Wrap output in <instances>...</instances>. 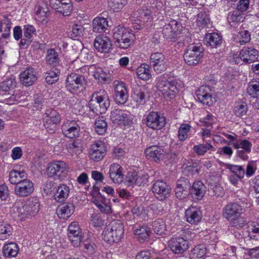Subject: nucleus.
Wrapping results in <instances>:
<instances>
[{"label":"nucleus","instance_id":"nucleus-3","mask_svg":"<svg viewBox=\"0 0 259 259\" xmlns=\"http://www.w3.org/2000/svg\"><path fill=\"white\" fill-rule=\"evenodd\" d=\"M123 233V226L121 221L114 220L112 221L103 231V239L110 244L117 243L122 238Z\"/></svg>","mask_w":259,"mask_h":259},{"label":"nucleus","instance_id":"nucleus-37","mask_svg":"<svg viewBox=\"0 0 259 259\" xmlns=\"http://www.w3.org/2000/svg\"><path fill=\"white\" fill-rule=\"evenodd\" d=\"M137 74L139 78L148 80L151 77L150 67L149 64L143 63L137 69Z\"/></svg>","mask_w":259,"mask_h":259},{"label":"nucleus","instance_id":"nucleus-35","mask_svg":"<svg viewBox=\"0 0 259 259\" xmlns=\"http://www.w3.org/2000/svg\"><path fill=\"white\" fill-rule=\"evenodd\" d=\"M134 233L140 242L146 240L150 234V229L146 226L136 227L134 228Z\"/></svg>","mask_w":259,"mask_h":259},{"label":"nucleus","instance_id":"nucleus-10","mask_svg":"<svg viewBox=\"0 0 259 259\" xmlns=\"http://www.w3.org/2000/svg\"><path fill=\"white\" fill-rule=\"evenodd\" d=\"M150 64L157 73H161L167 68V61L164 55L159 52L152 53L150 57Z\"/></svg>","mask_w":259,"mask_h":259},{"label":"nucleus","instance_id":"nucleus-19","mask_svg":"<svg viewBox=\"0 0 259 259\" xmlns=\"http://www.w3.org/2000/svg\"><path fill=\"white\" fill-rule=\"evenodd\" d=\"M148 179L149 176L146 173L128 172L126 176L128 185H144L148 182Z\"/></svg>","mask_w":259,"mask_h":259},{"label":"nucleus","instance_id":"nucleus-27","mask_svg":"<svg viewBox=\"0 0 259 259\" xmlns=\"http://www.w3.org/2000/svg\"><path fill=\"white\" fill-rule=\"evenodd\" d=\"M109 174L114 183L120 184L123 181L122 168L118 164L113 163L110 166Z\"/></svg>","mask_w":259,"mask_h":259},{"label":"nucleus","instance_id":"nucleus-14","mask_svg":"<svg viewBox=\"0 0 259 259\" xmlns=\"http://www.w3.org/2000/svg\"><path fill=\"white\" fill-rule=\"evenodd\" d=\"M68 237L75 247L78 246L82 240L81 229L77 222H73L68 227Z\"/></svg>","mask_w":259,"mask_h":259},{"label":"nucleus","instance_id":"nucleus-12","mask_svg":"<svg viewBox=\"0 0 259 259\" xmlns=\"http://www.w3.org/2000/svg\"><path fill=\"white\" fill-rule=\"evenodd\" d=\"M145 152L147 158L152 159L155 161L168 159L169 157V154L165 149L157 146H152L147 148Z\"/></svg>","mask_w":259,"mask_h":259},{"label":"nucleus","instance_id":"nucleus-22","mask_svg":"<svg viewBox=\"0 0 259 259\" xmlns=\"http://www.w3.org/2000/svg\"><path fill=\"white\" fill-rule=\"evenodd\" d=\"M191 185L187 179L178 181L175 188L176 197L180 199H184L188 197L190 193Z\"/></svg>","mask_w":259,"mask_h":259},{"label":"nucleus","instance_id":"nucleus-40","mask_svg":"<svg viewBox=\"0 0 259 259\" xmlns=\"http://www.w3.org/2000/svg\"><path fill=\"white\" fill-rule=\"evenodd\" d=\"M18 246L15 243L5 244L3 248V253L5 257H15L18 254Z\"/></svg>","mask_w":259,"mask_h":259},{"label":"nucleus","instance_id":"nucleus-42","mask_svg":"<svg viewBox=\"0 0 259 259\" xmlns=\"http://www.w3.org/2000/svg\"><path fill=\"white\" fill-rule=\"evenodd\" d=\"M46 61L50 65H56L60 61L58 52L54 49H49L47 52Z\"/></svg>","mask_w":259,"mask_h":259},{"label":"nucleus","instance_id":"nucleus-21","mask_svg":"<svg viewBox=\"0 0 259 259\" xmlns=\"http://www.w3.org/2000/svg\"><path fill=\"white\" fill-rule=\"evenodd\" d=\"M62 130L66 137L73 138L78 136L80 127L75 121L67 120L62 125Z\"/></svg>","mask_w":259,"mask_h":259},{"label":"nucleus","instance_id":"nucleus-55","mask_svg":"<svg viewBox=\"0 0 259 259\" xmlns=\"http://www.w3.org/2000/svg\"><path fill=\"white\" fill-rule=\"evenodd\" d=\"M135 15H137V17H139L138 21L144 23L151 21L150 12L148 10H140L138 12V14H135Z\"/></svg>","mask_w":259,"mask_h":259},{"label":"nucleus","instance_id":"nucleus-23","mask_svg":"<svg viewBox=\"0 0 259 259\" xmlns=\"http://www.w3.org/2000/svg\"><path fill=\"white\" fill-rule=\"evenodd\" d=\"M92 202L103 213L109 214L112 212L111 207L110 205L109 200L99 193L97 195L93 196Z\"/></svg>","mask_w":259,"mask_h":259},{"label":"nucleus","instance_id":"nucleus-49","mask_svg":"<svg viewBox=\"0 0 259 259\" xmlns=\"http://www.w3.org/2000/svg\"><path fill=\"white\" fill-rule=\"evenodd\" d=\"M45 79L50 84L55 83L59 79L58 71L56 69L48 71L45 74Z\"/></svg>","mask_w":259,"mask_h":259},{"label":"nucleus","instance_id":"nucleus-41","mask_svg":"<svg viewBox=\"0 0 259 259\" xmlns=\"http://www.w3.org/2000/svg\"><path fill=\"white\" fill-rule=\"evenodd\" d=\"M16 86V81L14 76H11L0 83V91L6 93L14 89Z\"/></svg>","mask_w":259,"mask_h":259},{"label":"nucleus","instance_id":"nucleus-60","mask_svg":"<svg viewBox=\"0 0 259 259\" xmlns=\"http://www.w3.org/2000/svg\"><path fill=\"white\" fill-rule=\"evenodd\" d=\"M209 21V18L204 12H201L197 15V24L199 27L205 26Z\"/></svg>","mask_w":259,"mask_h":259},{"label":"nucleus","instance_id":"nucleus-30","mask_svg":"<svg viewBox=\"0 0 259 259\" xmlns=\"http://www.w3.org/2000/svg\"><path fill=\"white\" fill-rule=\"evenodd\" d=\"M240 57L244 62H251L257 58L258 51L253 48L245 47L240 51Z\"/></svg>","mask_w":259,"mask_h":259},{"label":"nucleus","instance_id":"nucleus-33","mask_svg":"<svg viewBox=\"0 0 259 259\" xmlns=\"http://www.w3.org/2000/svg\"><path fill=\"white\" fill-rule=\"evenodd\" d=\"M93 31L96 33L104 32L108 26L107 19L104 17H96L92 23Z\"/></svg>","mask_w":259,"mask_h":259},{"label":"nucleus","instance_id":"nucleus-6","mask_svg":"<svg viewBox=\"0 0 259 259\" xmlns=\"http://www.w3.org/2000/svg\"><path fill=\"white\" fill-rule=\"evenodd\" d=\"M203 56L201 46L189 45L184 54L185 62L189 65H196L201 62Z\"/></svg>","mask_w":259,"mask_h":259},{"label":"nucleus","instance_id":"nucleus-29","mask_svg":"<svg viewBox=\"0 0 259 259\" xmlns=\"http://www.w3.org/2000/svg\"><path fill=\"white\" fill-rule=\"evenodd\" d=\"M74 206L72 203H65L60 204L56 210V213L60 219H67L73 213Z\"/></svg>","mask_w":259,"mask_h":259},{"label":"nucleus","instance_id":"nucleus-62","mask_svg":"<svg viewBox=\"0 0 259 259\" xmlns=\"http://www.w3.org/2000/svg\"><path fill=\"white\" fill-rule=\"evenodd\" d=\"M238 37L240 45H244L248 42L251 39L250 33L246 30L240 31L239 33Z\"/></svg>","mask_w":259,"mask_h":259},{"label":"nucleus","instance_id":"nucleus-4","mask_svg":"<svg viewBox=\"0 0 259 259\" xmlns=\"http://www.w3.org/2000/svg\"><path fill=\"white\" fill-rule=\"evenodd\" d=\"M90 105L95 106L93 111L103 114L105 113L110 106V100L108 94L104 90H100L92 95Z\"/></svg>","mask_w":259,"mask_h":259},{"label":"nucleus","instance_id":"nucleus-38","mask_svg":"<svg viewBox=\"0 0 259 259\" xmlns=\"http://www.w3.org/2000/svg\"><path fill=\"white\" fill-rule=\"evenodd\" d=\"M135 36L129 30L124 33L122 40H118L116 45L122 49H126L129 47L134 40Z\"/></svg>","mask_w":259,"mask_h":259},{"label":"nucleus","instance_id":"nucleus-61","mask_svg":"<svg viewBox=\"0 0 259 259\" xmlns=\"http://www.w3.org/2000/svg\"><path fill=\"white\" fill-rule=\"evenodd\" d=\"M229 169L239 179H242L244 177L245 172L244 169L241 166L231 165L230 166Z\"/></svg>","mask_w":259,"mask_h":259},{"label":"nucleus","instance_id":"nucleus-16","mask_svg":"<svg viewBox=\"0 0 259 259\" xmlns=\"http://www.w3.org/2000/svg\"><path fill=\"white\" fill-rule=\"evenodd\" d=\"M66 163L63 161H56L49 164L46 171V175L50 178L55 179L60 178L61 174L66 169Z\"/></svg>","mask_w":259,"mask_h":259},{"label":"nucleus","instance_id":"nucleus-36","mask_svg":"<svg viewBox=\"0 0 259 259\" xmlns=\"http://www.w3.org/2000/svg\"><path fill=\"white\" fill-rule=\"evenodd\" d=\"M69 188L66 185L62 184L58 186L54 192V199L58 202L64 201L69 196Z\"/></svg>","mask_w":259,"mask_h":259},{"label":"nucleus","instance_id":"nucleus-50","mask_svg":"<svg viewBox=\"0 0 259 259\" xmlns=\"http://www.w3.org/2000/svg\"><path fill=\"white\" fill-rule=\"evenodd\" d=\"M11 28V21L8 18H5L0 22V31L3 32L2 35L4 38L9 36Z\"/></svg>","mask_w":259,"mask_h":259},{"label":"nucleus","instance_id":"nucleus-43","mask_svg":"<svg viewBox=\"0 0 259 259\" xmlns=\"http://www.w3.org/2000/svg\"><path fill=\"white\" fill-rule=\"evenodd\" d=\"M193 150L198 155H203L209 150L215 151V149L210 144V143L207 142L206 144H200L197 145H195L193 147Z\"/></svg>","mask_w":259,"mask_h":259},{"label":"nucleus","instance_id":"nucleus-24","mask_svg":"<svg viewBox=\"0 0 259 259\" xmlns=\"http://www.w3.org/2000/svg\"><path fill=\"white\" fill-rule=\"evenodd\" d=\"M94 45L95 49L99 52L107 53L111 49L112 43L108 37L104 35H100L96 37Z\"/></svg>","mask_w":259,"mask_h":259},{"label":"nucleus","instance_id":"nucleus-13","mask_svg":"<svg viewBox=\"0 0 259 259\" xmlns=\"http://www.w3.org/2000/svg\"><path fill=\"white\" fill-rule=\"evenodd\" d=\"M114 98L115 102L118 104L125 103L128 98L127 87L123 82L114 81Z\"/></svg>","mask_w":259,"mask_h":259},{"label":"nucleus","instance_id":"nucleus-64","mask_svg":"<svg viewBox=\"0 0 259 259\" xmlns=\"http://www.w3.org/2000/svg\"><path fill=\"white\" fill-rule=\"evenodd\" d=\"M247 231L250 238L256 239V235H259V225H250L248 226Z\"/></svg>","mask_w":259,"mask_h":259},{"label":"nucleus","instance_id":"nucleus-17","mask_svg":"<svg viewBox=\"0 0 259 259\" xmlns=\"http://www.w3.org/2000/svg\"><path fill=\"white\" fill-rule=\"evenodd\" d=\"M44 117V126L50 133H54L57 129V125L60 121L61 118L59 113L55 110H52L50 113H46Z\"/></svg>","mask_w":259,"mask_h":259},{"label":"nucleus","instance_id":"nucleus-2","mask_svg":"<svg viewBox=\"0 0 259 259\" xmlns=\"http://www.w3.org/2000/svg\"><path fill=\"white\" fill-rule=\"evenodd\" d=\"M39 209V199L37 197H30L25 203L20 201L17 202L14 207V211L21 218L35 215Z\"/></svg>","mask_w":259,"mask_h":259},{"label":"nucleus","instance_id":"nucleus-56","mask_svg":"<svg viewBox=\"0 0 259 259\" xmlns=\"http://www.w3.org/2000/svg\"><path fill=\"white\" fill-rule=\"evenodd\" d=\"M36 30L34 27L30 24L25 25L23 27V34L25 38L30 42L33 34H35Z\"/></svg>","mask_w":259,"mask_h":259},{"label":"nucleus","instance_id":"nucleus-18","mask_svg":"<svg viewBox=\"0 0 259 259\" xmlns=\"http://www.w3.org/2000/svg\"><path fill=\"white\" fill-rule=\"evenodd\" d=\"M34 190L33 183L28 179L23 180L15 186V194L20 197H26L30 195Z\"/></svg>","mask_w":259,"mask_h":259},{"label":"nucleus","instance_id":"nucleus-32","mask_svg":"<svg viewBox=\"0 0 259 259\" xmlns=\"http://www.w3.org/2000/svg\"><path fill=\"white\" fill-rule=\"evenodd\" d=\"M27 179V174L24 169H18L17 167L11 170L9 174V181L12 184L17 185L23 180Z\"/></svg>","mask_w":259,"mask_h":259},{"label":"nucleus","instance_id":"nucleus-26","mask_svg":"<svg viewBox=\"0 0 259 259\" xmlns=\"http://www.w3.org/2000/svg\"><path fill=\"white\" fill-rule=\"evenodd\" d=\"M20 79L23 84L30 86L37 79L36 72L32 68H28L21 73Z\"/></svg>","mask_w":259,"mask_h":259},{"label":"nucleus","instance_id":"nucleus-9","mask_svg":"<svg viewBox=\"0 0 259 259\" xmlns=\"http://www.w3.org/2000/svg\"><path fill=\"white\" fill-rule=\"evenodd\" d=\"M145 123L148 127L153 130H160L165 124L164 116L157 112H150L144 119Z\"/></svg>","mask_w":259,"mask_h":259},{"label":"nucleus","instance_id":"nucleus-54","mask_svg":"<svg viewBox=\"0 0 259 259\" xmlns=\"http://www.w3.org/2000/svg\"><path fill=\"white\" fill-rule=\"evenodd\" d=\"M109 6L115 12L120 11L126 4V0H109Z\"/></svg>","mask_w":259,"mask_h":259},{"label":"nucleus","instance_id":"nucleus-28","mask_svg":"<svg viewBox=\"0 0 259 259\" xmlns=\"http://www.w3.org/2000/svg\"><path fill=\"white\" fill-rule=\"evenodd\" d=\"M206 191V187L200 181L193 183L191 188V193L192 197L197 200H201L204 196Z\"/></svg>","mask_w":259,"mask_h":259},{"label":"nucleus","instance_id":"nucleus-25","mask_svg":"<svg viewBox=\"0 0 259 259\" xmlns=\"http://www.w3.org/2000/svg\"><path fill=\"white\" fill-rule=\"evenodd\" d=\"M181 24L176 20H171L163 27L162 33L166 38H173L181 31Z\"/></svg>","mask_w":259,"mask_h":259},{"label":"nucleus","instance_id":"nucleus-34","mask_svg":"<svg viewBox=\"0 0 259 259\" xmlns=\"http://www.w3.org/2000/svg\"><path fill=\"white\" fill-rule=\"evenodd\" d=\"M132 96L133 100L139 105H144L146 103V95L144 87L137 86L134 88Z\"/></svg>","mask_w":259,"mask_h":259},{"label":"nucleus","instance_id":"nucleus-7","mask_svg":"<svg viewBox=\"0 0 259 259\" xmlns=\"http://www.w3.org/2000/svg\"><path fill=\"white\" fill-rule=\"evenodd\" d=\"M110 119L115 125H130L133 123L134 116L127 110L114 109L111 112Z\"/></svg>","mask_w":259,"mask_h":259},{"label":"nucleus","instance_id":"nucleus-47","mask_svg":"<svg viewBox=\"0 0 259 259\" xmlns=\"http://www.w3.org/2000/svg\"><path fill=\"white\" fill-rule=\"evenodd\" d=\"M95 130L99 135H103L107 131V123L104 117H98L95 123Z\"/></svg>","mask_w":259,"mask_h":259},{"label":"nucleus","instance_id":"nucleus-44","mask_svg":"<svg viewBox=\"0 0 259 259\" xmlns=\"http://www.w3.org/2000/svg\"><path fill=\"white\" fill-rule=\"evenodd\" d=\"M247 91L253 98H259V79H252L250 81Z\"/></svg>","mask_w":259,"mask_h":259},{"label":"nucleus","instance_id":"nucleus-51","mask_svg":"<svg viewBox=\"0 0 259 259\" xmlns=\"http://www.w3.org/2000/svg\"><path fill=\"white\" fill-rule=\"evenodd\" d=\"M165 224L162 219H157L152 223V228L154 232L157 234H162L165 230Z\"/></svg>","mask_w":259,"mask_h":259},{"label":"nucleus","instance_id":"nucleus-45","mask_svg":"<svg viewBox=\"0 0 259 259\" xmlns=\"http://www.w3.org/2000/svg\"><path fill=\"white\" fill-rule=\"evenodd\" d=\"M232 145L236 149H242L247 153H250L251 150V143L246 139L238 140L232 144Z\"/></svg>","mask_w":259,"mask_h":259},{"label":"nucleus","instance_id":"nucleus-57","mask_svg":"<svg viewBox=\"0 0 259 259\" xmlns=\"http://www.w3.org/2000/svg\"><path fill=\"white\" fill-rule=\"evenodd\" d=\"M128 30V29L126 28L121 26H119L114 28L113 37L115 41V44H116L118 40H122L121 37H123L124 33L127 31Z\"/></svg>","mask_w":259,"mask_h":259},{"label":"nucleus","instance_id":"nucleus-15","mask_svg":"<svg viewBox=\"0 0 259 259\" xmlns=\"http://www.w3.org/2000/svg\"><path fill=\"white\" fill-rule=\"evenodd\" d=\"M106 153V146L102 142L97 141L91 146L89 154L91 159L94 161H99L101 160Z\"/></svg>","mask_w":259,"mask_h":259},{"label":"nucleus","instance_id":"nucleus-53","mask_svg":"<svg viewBox=\"0 0 259 259\" xmlns=\"http://www.w3.org/2000/svg\"><path fill=\"white\" fill-rule=\"evenodd\" d=\"M191 126L188 124H182L178 130V137L179 140L184 141L187 138V134L190 131Z\"/></svg>","mask_w":259,"mask_h":259},{"label":"nucleus","instance_id":"nucleus-46","mask_svg":"<svg viewBox=\"0 0 259 259\" xmlns=\"http://www.w3.org/2000/svg\"><path fill=\"white\" fill-rule=\"evenodd\" d=\"M206 247L204 245H198L195 246L190 254L191 259H200L206 253Z\"/></svg>","mask_w":259,"mask_h":259},{"label":"nucleus","instance_id":"nucleus-39","mask_svg":"<svg viewBox=\"0 0 259 259\" xmlns=\"http://www.w3.org/2000/svg\"><path fill=\"white\" fill-rule=\"evenodd\" d=\"M61 5L59 8H56L53 6L54 9H58V12L63 14L64 16H69L72 10V7L71 0H56Z\"/></svg>","mask_w":259,"mask_h":259},{"label":"nucleus","instance_id":"nucleus-5","mask_svg":"<svg viewBox=\"0 0 259 259\" xmlns=\"http://www.w3.org/2000/svg\"><path fill=\"white\" fill-rule=\"evenodd\" d=\"M175 80H166L163 77L158 78L157 87L166 100L174 99L177 93Z\"/></svg>","mask_w":259,"mask_h":259},{"label":"nucleus","instance_id":"nucleus-20","mask_svg":"<svg viewBox=\"0 0 259 259\" xmlns=\"http://www.w3.org/2000/svg\"><path fill=\"white\" fill-rule=\"evenodd\" d=\"M169 247L175 253H182L189 248L188 240L183 237L171 239L169 242Z\"/></svg>","mask_w":259,"mask_h":259},{"label":"nucleus","instance_id":"nucleus-59","mask_svg":"<svg viewBox=\"0 0 259 259\" xmlns=\"http://www.w3.org/2000/svg\"><path fill=\"white\" fill-rule=\"evenodd\" d=\"M90 224L94 227H101L104 225V221L99 214H93L91 217Z\"/></svg>","mask_w":259,"mask_h":259},{"label":"nucleus","instance_id":"nucleus-31","mask_svg":"<svg viewBox=\"0 0 259 259\" xmlns=\"http://www.w3.org/2000/svg\"><path fill=\"white\" fill-rule=\"evenodd\" d=\"M185 216L188 223L195 224L201 220V212L198 208L191 206L186 210Z\"/></svg>","mask_w":259,"mask_h":259},{"label":"nucleus","instance_id":"nucleus-11","mask_svg":"<svg viewBox=\"0 0 259 259\" xmlns=\"http://www.w3.org/2000/svg\"><path fill=\"white\" fill-rule=\"evenodd\" d=\"M152 190L155 197L160 201L165 199L170 195V188L162 180L154 182Z\"/></svg>","mask_w":259,"mask_h":259},{"label":"nucleus","instance_id":"nucleus-58","mask_svg":"<svg viewBox=\"0 0 259 259\" xmlns=\"http://www.w3.org/2000/svg\"><path fill=\"white\" fill-rule=\"evenodd\" d=\"M243 19L242 15L241 12L238 11H234L232 12L229 13L228 16V21L231 24V23H238Z\"/></svg>","mask_w":259,"mask_h":259},{"label":"nucleus","instance_id":"nucleus-63","mask_svg":"<svg viewBox=\"0 0 259 259\" xmlns=\"http://www.w3.org/2000/svg\"><path fill=\"white\" fill-rule=\"evenodd\" d=\"M210 89L208 86L202 85L196 91V95L198 99H202V97L210 95Z\"/></svg>","mask_w":259,"mask_h":259},{"label":"nucleus","instance_id":"nucleus-1","mask_svg":"<svg viewBox=\"0 0 259 259\" xmlns=\"http://www.w3.org/2000/svg\"><path fill=\"white\" fill-rule=\"evenodd\" d=\"M243 208L237 203L227 204L223 208V216L232 227L241 228L246 224V221L242 216Z\"/></svg>","mask_w":259,"mask_h":259},{"label":"nucleus","instance_id":"nucleus-52","mask_svg":"<svg viewBox=\"0 0 259 259\" xmlns=\"http://www.w3.org/2000/svg\"><path fill=\"white\" fill-rule=\"evenodd\" d=\"M12 233L11 227L7 223L0 225V239L5 240L7 239Z\"/></svg>","mask_w":259,"mask_h":259},{"label":"nucleus","instance_id":"nucleus-48","mask_svg":"<svg viewBox=\"0 0 259 259\" xmlns=\"http://www.w3.org/2000/svg\"><path fill=\"white\" fill-rule=\"evenodd\" d=\"M206 41L210 46L215 47L222 41L221 36L217 33H211L206 34Z\"/></svg>","mask_w":259,"mask_h":259},{"label":"nucleus","instance_id":"nucleus-8","mask_svg":"<svg viewBox=\"0 0 259 259\" xmlns=\"http://www.w3.org/2000/svg\"><path fill=\"white\" fill-rule=\"evenodd\" d=\"M65 81L67 90L73 93L82 91L84 88L85 84L84 77L77 73L68 75Z\"/></svg>","mask_w":259,"mask_h":259}]
</instances>
